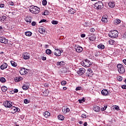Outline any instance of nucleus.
Here are the masks:
<instances>
[{
  "label": "nucleus",
  "instance_id": "36",
  "mask_svg": "<svg viewBox=\"0 0 126 126\" xmlns=\"http://www.w3.org/2000/svg\"><path fill=\"white\" fill-rule=\"evenodd\" d=\"M49 11L47 10H45L44 12V13L42 14V15H48L49 14Z\"/></svg>",
  "mask_w": 126,
  "mask_h": 126
},
{
  "label": "nucleus",
  "instance_id": "56",
  "mask_svg": "<svg viewBox=\"0 0 126 126\" xmlns=\"http://www.w3.org/2000/svg\"><path fill=\"white\" fill-rule=\"evenodd\" d=\"M9 5H12V6L14 5V3L12 1H10L9 2Z\"/></svg>",
  "mask_w": 126,
  "mask_h": 126
},
{
  "label": "nucleus",
  "instance_id": "55",
  "mask_svg": "<svg viewBox=\"0 0 126 126\" xmlns=\"http://www.w3.org/2000/svg\"><path fill=\"white\" fill-rule=\"evenodd\" d=\"M4 7V4H0V8H3Z\"/></svg>",
  "mask_w": 126,
  "mask_h": 126
},
{
  "label": "nucleus",
  "instance_id": "44",
  "mask_svg": "<svg viewBox=\"0 0 126 126\" xmlns=\"http://www.w3.org/2000/svg\"><path fill=\"white\" fill-rule=\"evenodd\" d=\"M117 79L119 81H122V80H123V77L122 76H118L117 77Z\"/></svg>",
  "mask_w": 126,
  "mask_h": 126
},
{
  "label": "nucleus",
  "instance_id": "25",
  "mask_svg": "<svg viewBox=\"0 0 126 126\" xmlns=\"http://www.w3.org/2000/svg\"><path fill=\"white\" fill-rule=\"evenodd\" d=\"M58 120H60V121H64V117L62 115H59L58 116Z\"/></svg>",
  "mask_w": 126,
  "mask_h": 126
},
{
  "label": "nucleus",
  "instance_id": "52",
  "mask_svg": "<svg viewBox=\"0 0 126 126\" xmlns=\"http://www.w3.org/2000/svg\"><path fill=\"white\" fill-rule=\"evenodd\" d=\"M90 31L91 32H95V29L92 28L90 30Z\"/></svg>",
  "mask_w": 126,
  "mask_h": 126
},
{
  "label": "nucleus",
  "instance_id": "21",
  "mask_svg": "<svg viewBox=\"0 0 126 126\" xmlns=\"http://www.w3.org/2000/svg\"><path fill=\"white\" fill-rule=\"evenodd\" d=\"M23 79V78L21 77H16V78H15V81H16V82L21 81V80H22Z\"/></svg>",
  "mask_w": 126,
  "mask_h": 126
},
{
  "label": "nucleus",
  "instance_id": "16",
  "mask_svg": "<svg viewBox=\"0 0 126 126\" xmlns=\"http://www.w3.org/2000/svg\"><path fill=\"white\" fill-rule=\"evenodd\" d=\"M101 94L103 96H107V95H109V92H108V90H102L101 91Z\"/></svg>",
  "mask_w": 126,
  "mask_h": 126
},
{
  "label": "nucleus",
  "instance_id": "20",
  "mask_svg": "<svg viewBox=\"0 0 126 126\" xmlns=\"http://www.w3.org/2000/svg\"><path fill=\"white\" fill-rule=\"evenodd\" d=\"M63 63H64L63 62V61H62V62H58L57 63H56V65L57 66H62V65H63Z\"/></svg>",
  "mask_w": 126,
  "mask_h": 126
},
{
  "label": "nucleus",
  "instance_id": "27",
  "mask_svg": "<svg viewBox=\"0 0 126 126\" xmlns=\"http://www.w3.org/2000/svg\"><path fill=\"white\" fill-rule=\"evenodd\" d=\"M1 90L2 92H6V91H7V88L5 86H3L1 87Z\"/></svg>",
  "mask_w": 126,
  "mask_h": 126
},
{
  "label": "nucleus",
  "instance_id": "1",
  "mask_svg": "<svg viewBox=\"0 0 126 126\" xmlns=\"http://www.w3.org/2000/svg\"><path fill=\"white\" fill-rule=\"evenodd\" d=\"M40 8L36 6H31L30 8V12L32 13H33L34 14H38L40 12Z\"/></svg>",
  "mask_w": 126,
  "mask_h": 126
},
{
  "label": "nucleus",
  "instance_id": "37",
  "mask_svg": "<svg viewBox=\"0 0 126 126\" xmlns=\"http://www.w3.org/2000/svg\"><path fill=\"white\" fill-rule=\"evenodd\" d=\"M46 53L47 55H51V54H52V51L50 49H47L46 50Z\"/></svg>",
  "mask_w": 126,
  "mask_h": 126
},
{
  "label": "nucleus",
  "instance_id": "7",
  "mask_svg": "<svg viewBox=\"0 0 126 126\" xmlns=\"http://www.w3.org/2000/svg\"><path fill=\"white\" fill-rule=\"evenodd\" d=\"M0 42L2 44H7L8 43V39L5 38L4 36L0 37Z\"/></svg>",
  "mask_w": 126,
  "mask_h": 126
},
{
  "label": "nucleus",
  "instance_id": "14",
  "mask_svg": "<svg viewBox=\"0 0 126 126\" xmlns=\"http://www.w3.org/2000/svg\"><path fill=\"white\" fill-rule=\"evenodd\" d=\"M93 72V71H92V69H91V68H89L88 69V71L86 73L87 76H92Z\"/></svg>",
  "mask_w": 126,
  "mask_h": 126
},
{
  "label": "nucleus",
  "instance_id": "61",
  "mask_svg": "<svg viewBox=\"0 0 126 126\" xmlns=\"http://www.w3.org/2000/svg\"><path fill=\"white\" fill-rule=\"evenodd\" d=\"M84 25V26H85L86 27H88V26H89V25H88V24H87V23H85Z\"/></svg>",
  "mask_w": 126,
  "mask_h": 126
},
{
  "label": "nucleus",
  "instance_id": "26",
  "mask_svg": "<svg viewBox=\"0 0 126 126\" xmlns=\"http://www.w3.org/2000/svg\"><path fill=\"white\" fill-rule=\"evenodd\" d=\"M39 32L40 34H44L45 33V28H40L39 30Z\"/></svg>",
  "mask_w": 126,
  "mask_h": 126
},
{
  "label": "nucleus",
  "instance_id": "35",
  "mask_svg": "<svg viewBox=\"0 0 126 126\" xmlns=\"http://www.w3.org/2000/svg\"><path fill=\"white\" fill-rule=\"evenodd\" d=\"M6 19V17L5 16H2V17H0V21H4Z\"/></svg>",
  "mask_w": 126,
  "mask_h": 126
},
{
  "label": "nucleus",
  "instance_id": "17",
  "mask_svg": "<svg viewBox=\"0 0 126 126\" xmlns=\"http://www.w3.org/2000/svg\"><path fill=\"white\" fill-rule=\"evenodd\" d=\"M107 16H103L101 19V21L104 22V23H107L108 22V18Z\"/></svg>",
  "mask_w": 126,
  "mask_h": 126
},
{
  "label": "nucleus",
  "instance_id": "32",
  "mask_svg": "<svg viewBox=\"0 0 126 126\" xmlns=\"http://www.w3.org/2000/svg\"><path fill=\"white\" fill-rule=\"evenodd\" d=\"M120 23H121V21L119 19H117L114 22V24H115V25H117V24H120Z\"/></svg>",
  "mask_w": 126,
  "mask_h": 126
},
{
  "label": "nucleus",
  "instance_id": "54",
  "mask_svg": "<svg viewBox=\"0 0 126 126\" xmlns=\"http://www.w3.org/2000/svg\"><path fill=\"white\" fill-rule=\"evenodd\" d=\"M41 59L42 61H46L47 60V58H46V57L42 56L41 57Z\"/></svg>",
  "mask_w": 126,
  "mask_h": 126
},
{
  "label": "nucleus",
  "instance_id": "30",
  "mask_svg": "<svg viewBox=\"0 0 126 126\" xmlns=\"http://www.w3.org/2000/svg\"><path fill=\"white\" fill-rule=\"evenodd\" d=\"M89 39L90 41H92L93 42L96 40V37H94V36H92L89 37Z\"/></svg>",
  "mask_w": 126,
  "mask_h": 126
},
{
  "label": "nucleus",
  "instance_id": "43",
  "mask_svg": "<svg viewBox=\"0 0 126 126\" xmlns=\"http://www.w3.org/2000/svg\"><path fill=\"white\" fill-rule=\"evenodd\" d=\"M107 108H108V106H107V105H105L103 107H102L101 108V110L105 111V110H106V109H107Z\"/></svg>",
  "mask_w": 126,
  "mask_h": 126
},
{
  "label": "nucleus",
  "instance_id": "33",
  "mask_svg": "<svg viewBox=\"0 0 126 126\" xmlns=\"http://www.w3.org/2000/svg\"><path fill=\"white\" fill-rule=\"evenodd\" d=\"M97 4H98V3L95 4V6H97L96 9L100 10L101 8H103V7L100 6L99 5H97Z\"/></svg>",
  "mask_w": 126,
  "mask_h": 126
},
{
  "label": "nucleus",
  "instance_id": "59",
  "mask_svg": "<svg viewBox=\"0 0 126 126\" xmlns=\"http://www.w3.org/2000/svg\"><path fill=\"white\" fill-rule=\"evenodd\" d=\"M32 26H35L36 25V23L35 22H32Z\"/></svg>",
  "mask_w": 126,
  "mask_h": 126
},
{
  "label": "nucleus",
  "instance_id": "58",
  "mask_svg": "<svg viewBox=\"0 0 126 126\" xmlns=\"http://www.w3.org/2000/svg\"><path fill=\"white\" fill-rule=\"evenodd\" d=\"M86 36V35H85V34H81V37L82 38H85V36Z\"/></svg>",
  "mask_w": 126,
  "mask_h": 126
},
{
  "label": "nucleus",
  "instance_id": "9",
  "mask_svg": "<svg viewBox=\"0 0 126 126\" xmlns=\"http://www.w3.org/2000/svg\"><path fill=\"white\" fill-rule=\"evenodd\" d=\"M23 58L24 60H29L30 59V54L27 52L24 53L23 54Z\"/></svg>",
  "mask_w": 126,
  "mask_h": 126
},
{
  "label": "nucleus",
  "instance_id": "4",
  "mask_svg": "<svg viewBox=\"0 0 126 126\" xmlns=\"http://www.w3.org/2000/svg\"><path fill=\"white\" fill-rule=\"evenodd\" d=\"M117 68H118L119 73H125V68H124V65H122V64H117Z\"/></svg>",
  "mask_w": 126,
  "mask_h": 126
},
{
  "label": "nucleus",
  "instance_id": "8",
  "mask_svg": "<svg viewBox=\"0 0 126 126\" xmlns=\"http://www.w3.org/2000/svg\"><path fill=\"white\" fill-rule=\"evenodd\" d=\"M11 110L12 111V114H15L16 112H19L20 111V109L15 106H12L11 108Z\"/></svg>",
  "mask_w": 126,
  "mask_h": 126
},
{
  "label": "nucleus",
  "instance_id": "53",
  "mask_svg": "<svg viewBox=\"0 0 126 126\" xmlns=\"http://www.w3.org/2000/svg\"><path fill=\"white\" fill-rule=\"evenodd\" d=\"M69 111H70V110H69V108H66V109H65V113H69Z\"/></svg>",
  "mask_w": 126,
  "mask_h": 126
},
{
  "label": "nucleus",
  "instance_id": "18",
  "mask_svg": "<svg viewBox=\"0 0 126 126\" xmlns=\"http://www.w3.org/2000/svg\"><path fill=\"white\" fill-rule=\"evenodd\" d=\"M108 5L109 7H111V8H113V7H115V5H116V4H115V2L111 1L109 2Z\"/></svg>",
  "mask_w": 126,
  "mask_h": 126
},
{
  "label": "nucleus",
  "instance_id": "11",
  "mask_svg": "<svg viewBox=\"0 0 126 126\" xmlns=\"http://www.w3.org/2000/svg\"><path fill=\"white\" fill-rule=\"evenodd\" d=\"M77 72L78 74H79L80 75H83V74H84L85 73V69L83 68H80Z\"/></svg>",
  "mask_w": 126,
  "mask_h": 126
},
{
  "label": "nucleus",
  "instance_id": "10",
  "mask_svg": "<svg viewBox=\"0 0 126 126\" xmlns=\"http://www.w3.org/2000/svg\"><path fill=\"white\" fill-rule=\"evenodd\" d=\"M28 72H27V69L24 67L21 68L20 70V73L21 74V75H24V74H26V73Z\"/></svg>",
  "mask_w": 126,
  "mask_h": 126
},
{
  "label": "nucleus",
  "instance_id": "63",
  "mask_svg": "<svg viewBox=\"0 0 126 126\" xmlns=\"http://www.w3.org/2000/svg\"><path fill=\"white\" fill-rule=\"evenodd\" d=\"M79 124H80V125H82V124H83V122L80 121L79 122Z\"/></svg>",
  "mask_w": 126,
  "mask_h": 126
},
{
  "label": "nucleus",
  "instance_id": "15",
  "mask_svg": "<svg viewBox=\"0 0 126 126\" xmlns=\"http://www.w3.org/2000/svg\"><path fill=\"white\" fill-rule=\"evenodd\" d=\"M76 51L77 53H81L83 51V48L81 46L78 45L76 48Z\"/></svg>",
  "mask_w": 126,
  "mask_h": 126
},
{
  "label": "nucleus",
  "instance_id": "19",
  "mask_svg": "<svg viewBox=\"0 0 126 126\" xmlns=\"http://www.w3.org/2000/svg\"><path fill=\"white\" fill-rule=\"evenodd\" d=\"M43 116H44V117L45 118H49V117H50L51 116V113H50V112H48V111H46L44 114H43Z\"/></svg>",
  "mask_w": 126,
  "mask_h": 126
},
{
  "label": "nucleus",
  "instance_id": "40",
  "mask_svg": "<svg viewBox=\"0 0 126 126\" xmlns=\"http://www.w3.org/2000/svg\"><path fill=\"white\" fill-rule=\"evenodd\" d=\"M94 55L95 57H99L100 56V52H95L94 53Z\"/></svg>",
  "mask_w": 126,
  "mask_h": 126
},
{
  "label": "nucleus",
  "instance_id": "31",
  "mask_svg": "<svg viewBox=\"0 0 126 126\" xmlns=\"http://www.w3.org/2000/svg\"><path fill=\"white\" fill-rule=\"evenodd\" d=\"M69 12H70L71 14H74L75 13V10H74L73 8H71L69 10Z\"/></svg>",
  "mask_w": 126,
  "mask_h": 126
},
{
  "label": "nucleus",
  "instance_id": "50",
  "mask_svg": "<svg viewBox=\"0 0 126 126\" xmlns=\"http://www.w3.org/2000/svg\"><path fill=\"white\" fill-rule=\"evenodd\" d=\"M42 22H47V20L42 19L39 22V23H42Z\"/></svg>",
  "mask_w": 126,
  "mask_h": 126
},
{
  "label": "nucleus",
  "instance_id": "51",
  "mask_svg": "<svg viewBox=\"0 0 126 126\" xmlns=\"http://www.w3.org/2000/svg\"><path fill=\"white\" fill-rule=\"evenodd\" d=\"M13 91L14 93H18V89H14Z\"/></svg>",
  "mask_w": 126,
  "mask_h": 126
},
{
  "label": "nucleus",
  "instance_id": "49",
  "mask_svg": "<svg viewBox=\"0 0 126 126\" xmlns=\"http://www.w3.org/2000/svg\"><path fill=\"white\" fill-rule=\"evenodd\" d=\"M115 110H117V111H119L120 110V107L118 106H115L114 107Z\"/></svg>",
  "mask_w": 126,
  "mask_h": 126
},
{
  "label": "nucleus",
  "instance_id": "6",
  "mask_svg": "<svg viewBox=\"0 0 126 126\" xmlns=\"http://www.w3.org/2000/svg\"><path fill=\"white\" fill-rule=\"evenodd\" d=\"M63 52V50H60L59 48H57L55 50L54 54L55 56H57V57H60V56H61V55H62V53Z\"/></svg>",
  "mask_w": 126,
  "mask_h": 126
},
{
  "label": "nucleus",
  "instance_id": "41",
  "mask_svg": "<svg viewBox=\"0 0 126 126\" xmlns=\"http://www.w3.org/2000/svg\"><path fill=\"white\" fill-rule=\"evenodd\" d=\"M66 84V81H63L61 82V85H62V86H65Z\"/></svg>",
  "mask_w": 126,
  "mask_h": 126
},
{
  "label": "nucleus",
  "instance_id": "64",
  "mask_svg": "<svg viewBox=\"0 0 126 126\" xmlns=\"http://www.w3.org/2000/svg\"><path fill=\"white\" fill-rule=\"evenodd\" d=\"M84 126H87V122H85V123L84 124Z\"/></svg>",
  "mask_w": 126,
  "mask_h": 126
},
{
  "label": "nucleus",
  "instance_id": "3",
  "mask_svg": "<svg viewBox=\"0 0 126 126\" xmlns=\"http://www.w3.org/2000/svg\"><path fill=\"white\" fill-rule=\"evenodd\" d=\"M81 64L84 67H89L91 65V62L89 60L86 59L81 63Z\"/></svg>",
  "mask_w": 126,
  "mask_h": 126
},
{
  "label": "nucleus",
  "instance_id": "39",
  "mask_svg": "<svg viewBox=\"0 0 126 126\" xmlns=\"http://www.w3.org/2000/svg\"><path fill=\"white\" fill-rule=\"evenodd\" d=\"M79 103H84V102H85V98H83L81 99H79L78 100Z\"/></svg>",
  "mask_w": 126,
  "mask_h": 126
},
{
  "label": "nucleus",
  "instance_id": "22",
  "mask_svg": "<svg viewBox=\"0 0 126 126\" xmlns=\"http://www.w3.org/2000/svg\"><path fill=\"white\" fill-rule=\"evenodd\" d=\"M97 48L100 50H103L105 49V45H104L103 44H100L97 46Z\"/></svg>",
  "mask_w": 126,
  "mask_h": 126
},
{
  "label": "nucleus",
  "instance_id": "28",
  "mask_svg": "<svg viewBox=\"0 0 126 126\" xmlns=\"http://www.w3.org/2000/svg\"><path fill=\"white\" fill-rule=\"evenodd\" d=\"M29 88V86L26 85H24L22 87V89L23 90L26 91L28 90V89Z\"/></svg>",
  "mask_w": 126,
  "mask_h": 126
},
{
  "label": "nucleus",
  "instance_id": "2",
  "mask_svg": "<svg viewBox=\"0 0 126 126\" xmlns=\"http://www.w3.org/2000/svg\"><path fill=\"white\" fill-rule=\"evenodd\" d=\"M118 34H119L118 31L114 30L110 32L108 36L112 39H115V38H117V37H118Z\"/></svg>",
  "mask_w": 126,
  "mask_h": 126
},
{
  "label": "nucleus",
  "instance_id": "29",
  "mask_svg": "<svg viewBox=\"0 0 126 126\" xmlns=\"http://www.w3.org/2000/svg\"><path fill=\"white\" fill-rule=\"evenodd\" d=\"M11 64L12 66H14V67H16V66H17V63L14 62V61H11Z\"/></svg>",
  "mask_w": 126,
  "mask_h": 126
},
{
  "label": "nucleus",
  "instance_id": "12",
  "mask_svg": "<svg viewBox=\"0 0 126 126\" xmlns=\"http://www.w3.org/2000/svg\"><path fill=\"white\" fill-rule=\"evenodd\" d=\"M93 110L94 111V112L98 113L101 111V108H100V107L97 105H94V106Z\"/></svg>",
  "mask_w": 126,
  "mask_h": 126
},
{
  "label": "nucleus",
  "instance_id": "48",
  "mask_svg": "<svg viewBox=\"0 0 126 126\" xmlns=\"http://www.w3.org/2000/svg\"><path fill=\"white\" fill-rule=\"evenodd\" d=\"M76 91H79V90H81V87H78L75 89Z\"/></svg>",
  "mask_w": 126,
  "mask_h": 126
},
{
  "label": "nucleus",
  "instance_id": "23",
  "mask_svg": "<svg viewBox=\"0 0 126 126\" xmlns=\"http://www.w3.org/2000/svg\"><path fill=\"white\" fill-rule=\"evenodd\" d=\"M25 34L26 36H28V37H30L32 35V32L30 31H27L25 32Z\"/></svg>",
  "mask_w": 126,
  "mask_h": 126
},
{
  "label": "nucleus",
  "instance_id": "45",
  "mask_svg": "<svg viewBox=\"0 0 126 126\" xmlns=\"http://www.w3.org/2000/svg\"><path fill=\"white\" fill-rule=\"evenodd\" d=\"M42 4L43 5H47V1L46 0H43Z\"/></svg>",
  "mask_w": 126,
  "mask_h": 126
},
{
  "label": "nucleus",
  "instance_id": "5",
  "mask_svg": "<svg viewBox=\"0 0 126 126\" xmlns=\"http://www.w3.org/2000/svg\"><path fill=\"white\" fill-rule=\"evenodd\" d=\"M3 105L5 108H11L12 107V102L10 101L6 100L3 102Z\"/></svg>",
  "mask_w": 126,
  "mask_h": 126
},
{
  "label": "nucleus",
  "instance_id": "60",
  "mask_svg": "<svg viewBox=\"0 0 126 126\" xmlns=\"http://www.w3.org/2000/svg\"><path fill=\"white\" fill-rule=\"evenodd\" d=\"M122 89H126V85H123L122 86Z\"/></svg>",
  "mask_w": 126,
  "mask_h": 126
},
{
  "label": "nucleus",
  "instance_id": "47",
  "mask_svg": "<svg viewBox=\"0 0 126 126\" xmlns=\"http://www.w3.org/2000/svg\"><path fill=\"white\" fill-rule=\"evenodd\" d=\"M99 2V4H98V5L101 6V7H104V4H103V3L102 2Z\"/></svg>",
  "mask_w": 126,
  "mask_h": 126
},
{
  "label": "nucleus",
  "instance_id": "34",
  "mask_svg": "<svg viewBox=\"0 0 126 126\" xmlns=\"http://www.w3.org/2000/svg\"><path fill=\"white\" fill-rule=\"evenodd\" d=\"M108 43L110 45H114L115 44V40L110 39L108 41Z\"/></svg>",
  "mask_w": 126,
  "mask_h": 126
},
{
  "label": "nucleus",
  "instance_id": "38",
  "mask_svg": "<svg viewBox=\"0 0 126 126\" xmlns=\"http://www.w3.org/2000/svg\"><path fill=\"white\" fill-rule=\"evenodd\" d=\"M0 82H2V83H4V82L6 81L5 78H4V77L0 78Z\"/></svg>",
  "mask_w": 126,
  "mask_h": 126
},
{
  "label": "nucleus",
  "instance_id": "13",
  "mask_svg": "<svg viewBox=\"0 0 126 126\" xmlns=\"http://www.w3.org/2000/svg\"><path fill=\"white\" fill-rule=\"evenodd\" d=\"M7 63H2V65H0V69L2 70H3L4 69H6V68H7Z\"/></svg>",
  "mask_w": 126,
  "mask_h": 126
},
{
  "label": "nucleus",
  "instance_id": "42",
  "mask_svg": "<svg viewBox=\"0 0 126 126\" xmlns=\"http://www.w3.org/2000/svg\"><path fill=\"white\" fill-rule=\"evenodd\" d=\"M51 23H52L54 25H56L58 24V21H54L53 20L51 22Z\"/></svg>",
  "mask_w": 126,
  "mask_h": 126
},
{
  "label": "nucleus",
  "instance_id": "24",
  "mask_svg": "<svg viewBox=\"0 0 126 126\" xmlns=\"http://www.w3.org/2000/svg\"><path fill=\"white\" fill-rule=\"evenodd\" d=\"M26 21L27 22H29V23H31L32 22V18L31 17H27L26 18Z\"/></svg>",
  "mask_w": 126,
  "mask_h": 126
},
{
  "label": "nucleus",
  "instance_id": "57",
  "mask_svg": "<svg viewBox=\"0 0 126 126\" xmlns=\"http://www.w3.org/2000/svg\"><path fill=\"white\" fill-rule=\"evenodd\" d=\"M81 117L83 118V119H85L86 118V115L85 114H82L81 115Z\"/></svg>",
  "mask_w": 126,
  "mask_h": 126
},
{
  "label": "nucleus",
  "instance_id": "46",
  "mask_svg": "<svg viewBox=\"0 0 126 126\" xmlns=\"http://www.w3.org/2000/svg\"><path fill=\"white\" fill-rule=\"evenodd\" d=\"M24 102L25 104H28V103H29V100H28L27 99H25L24 100Z\"/></svg>",
  "mask_w": 126,
  "mask_h": 126
},
{
  "label": "nucleus",
  "instance_id": "62",
  "mask_svg": "<svg viewBox=\"0 0 126 126\" xmlns=\"http://www.w3.org/2000/svg\"><path fill=\"white\" fill-rule=\"evenodd\" d=\"M123 62L126 65V60H124L123 61Z\"/></svg>",
  "mask_w": 126,
  "mask_h": 126
}]
</instances>
